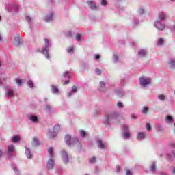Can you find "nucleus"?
I'll return each mask as SVG.
<instances>
[{"label": "nucleus", "mask_w": 175, "mask_h": 175, "mask_svg": "<svg viewBox=\"0 0 175 175\" xmlns=\"http://www.w3.org/2000/svg\"><path fill=\"white\" fill-rule=\"evenodd\" d=\"M118 117H120L118 112H111L106 115L105 119L104 120V124L105 125H110V123L113 120H116Z\"/></svg>", "instance_id": "nucleus-1"}, {"label": "nucleus", "mask_w": 175, "mask_h": 175, "mask_svg": "<svg viewBox=\"0 0 175 175\" xmlns=\"http://www.w3.org/2000/svg\"><path fill=\"white\" fill-rule=\"evenodd\" d=\"M45 46L42 47L41 53L45 55L47 59H50V55H49V51H50V46L51 44L50 43V40L47 38H44Z\"/></svg>", "instance_id": "nucleus-2"}, {"label": "nucleus", "mask_w": 175, "mask_h": 175, "mask_svg": "<svg viewBox=\"0 0 175 175\" xmlns=\"http://www.w3.org/2000/svg\"><path fill=\"white\" fill-rule=\"evenodd\" d=\"M48 152L51 157V159L48 161L46 164L47 169L51 170L54 167V149L53 148H49Z\"/></svg>", "instance_id": "nucleus-3"}, {"label": "nucleus", "mask_w": 175, "mask_h": 175, "mask_svg": "<svg viewBox=\"0 0 175 175\" xmlns=\"http://www.w3.org/2000/svg\"><path fill=\"white\" fill-rule=\"evenodd\" d=\"M64 140L66 142V144L68 146H73V145L77 144V143H79V139H77V138L72 139V137H70V135H66L65 136Z\"/></svg>", "instance_id": "nucleus-4"}, {"label": "nucleus", "mask_w": 175, "mask_h": 175, "mask_svg": "<svg viewBox=\"0 0 175 175\" xmlns=\"http://www.w3.org/2000/svg\"><path fill=\"white\" fill-rule=\"evenodd\" d=\"M139 83L142 87L147 88L151 84V79L147 77H142L139 78Z\"/></svg>", "instance_id": "nucleus-5"}, {"label": "nucleus", "mask_w": 175, "mask_h": 175, "mask_svg": "<svg viewBox=\"0 0 175 175\" xmlns=\"http://www.w3.org/2000/svg\"><path fill=\"white\" fill-rule=\"evenodd\" d=\"M61 129L59 124H55L53 127V131H49V136L50 139H53L57 136V132Z\"/></svg>", "instance_id": "nucleus-6"}, {"label": "nucleus", "mask_w": 175, "mask_h": 175, "mask_svg": "<svg viewBox=\"0 0 175 175\" xmlns=\"http://www.w3.org/2000/svg\"><path fill=\"white\" fill-rule=\"evenodd\" d=\"M154 27L159 31H163L165 29V23L162 21L157 20L154 24Z\"/></svg>", "instance_id": "nucleus-7"}, {"label": "nucleus", "mask_w": 175, "mask_h": 175, "mask_svg": "<svg viewBox=\"0 0 175 175\" xmlns=\"http://www.w3.org/2000/svg\"><path fill=\"white\" fill-rule=\"evenodd\" d=\"M122 130L124 132L123 133V137L124 139H129L131 137V133L129 132H127L128 131V126L126 124L122 125Z\"/></svg>", "instance_id": "nucleus-8"}, {"label": "nucleus", "mask_w": 175, "mask_h": 175, "mask_svg": "<svg viewBox=\"0 0 175 175\" xmlns=\"http://www.w3.org/2000/svg\"><path fill=\"white\" fill-rule=\"evenodd\" d=\"M61 155L64 163H68V162H69V156L68 155V152H66L65 150H62L61 152Z\"/></svg>", "instance_id": "nucleus-9"}, {"label": "nucleus", "mask_w": 175, "mask_h": 175, "mask_svg": "<svg viewBox=\"0 0 175 175\" xmlns=\"http://www.w3.org/2000/svg\"><path fill=\"white\" fill-rule=\"evenodd\" d=\"M167 18V14H166L164 12H161L159 14L158 19L160 21H165Z\"/></svg>", "instance_id": "nucleus-10"}, {"label": "nucleus", "mask_w": 175, "mask_h": 175, "mask_svg": "<svg viewBox=\"0 0 175 175\" xmlns=\"http://www.w3.org/2000/svg\"><path fill=\"white\" fill-rule=\"evenodd\" d=\"M29 120L31 121V122H33L34 124H38L39 122V118H38V116L34 115H31L29 117Z\"/></svg>", "instance_id": "nucleus-11"}, {"label": "nucleus", "mask_w": 175, "mask_h": 175, "mask_svg": "<svg viewBox=\"0 0 175 175\" xmlns=\"http://www.w3.org/2000/svg\"><path fill=\"white\" fill-rule=\"evenodd\" d=\"M87 3L90 9L95 10H96V4L92 1H88Z\"/></svg>", "instance_id": "nucleus-12"}, {"label": "nucleus", "mask_w": 175, "mask_h": 175, "mask_svg": "<svg viewBox=\"0 0 175 175\" xmlns=\"http://www.w3.org/2000/svg\"><path fill=\"white\" fill-rule=\"evenodd\" d=\"M97 143L98 148L101 150H105L107 147V144L103 143L101 140L98 141Z\"/></svg>", "instance_id": "nucleus-13"}, {"label": "nucleus", "mask_w": 175, "mask_h": 175, "mask_svg": "<svg viewBox=\"0 0 175 175\" xmlns=\"http://www.w3.org/2000/svg\"><path fill=\"white\" fill-rule=\"evenodd\" d=\"M8 155H12V154H13V152H14V145L8 146Z\"/></svg>", "instance_id": "nucleus-14"}, {"label": "nucleus", "mask_w": 175, "mask_h": 175, "mask_svg": "<svg viewBox=\"0 0 175 175\" xmlns=\"http://www.w3.org/2000/svg\"><path fill=\"white\" fill-rule=\"evenodd\" d=\"M98 90L99 91H101V92H105V91H106V88H105V82L103 81L100 82Z\"/></svg>", "instance_id": "nucleus-15"}, {"label": "nucleus", "mask_w": 175, "mask_h": 175, "mask_svg": "<svg viewBox=\"0 0 175 175\" xmlns=\"http://www.w3.org/2000/svg\"><path fill=\"white\" fill-rule=\"evenodd\" d=\"M25 154L28 159H31L32 158V154H31V150L28 148H25Z\"/></svg>", "instance_id": "nucleus-16"}, {"label": "nucleus", "mask_w": 175, "mask_h": 175, "mask_svg": "<svg viewBox=\"0 0 175 175\" xmlns=\"http://www.w3.org/2000/svg\"><path fill=\"white\" fill-rule=\"evenodd\" d=\"M75 92H77V87L74 86L72 87L71 91L70 93H68V98H70L73 94H75Z\"/></svg>", "instance_id": "nucleus-17"}, {"label": "nucleus", "mask_w": 175, "mask_h": 175, "mask_svg": "<svg viewBox=\"0 0 175 175\" xmlns=\"http://www.w3.org/2000/svg\"><path fill=\"white\" fill-rule=\"evenodd\" d=\"M7 96H9L10 98H12V96H14V91L13 89H8L7 91Z\"/></svg>", "instance_id": "nucleus-18"}, {"label": "nucleus", "mask_w": 175, "mask_h": 175, "mask_svg": "<svg viewBox=\"0 0 175 175\" xmlns=\"http://www.w3.org/2000/svg\"><path fill=\"white\" fill-rule=\"evenodd\" d=\"M15 46H20L21 44V40H20V36H17L14 38Z\"/></svg>", "instance_id": "nucleus-19"}, {"label": "nucleus", "mask_w": 175, "mask_h": 175, "mask_svg": "<svg viewBox=\"0 0 175 175\" xmlns=\"http://www.w3.org/2000/svg\"><path fill=\"white\" fill-rule=\"evenodd\" d=\"M146 137V134L143 132L139 133L137 135V140H143Z\"/></svg>", "instance_id": "nucleus-20"}, {"label": "nucleus", "mask_w": 175, "mask_h": 175, "mask_svg": "<svg viewBox=\"0 0 175 175\" xmlns=\"http://www.w3.org/2000/svg\"><path fill=\"white\" fill-rule=\"evenodd\" d=\"M138 54L139 57H145L146 54H147V51L144 49H141L138 51Z\"/></svg>", "instance_id": "nucleus-21"}, {"label": "nucleus", "mask_w": 175, "mask_h": 175, "mask_svg": "<svg viewBox=\"0 0 175 175\" xmlns=\"http://www.w3.org/2000/svg\"><path fill=\"white\" fill-rule=\"evenodd\" d=\"M155 170H157V165L155 162H152V165L150 166V172H152V173H155Z\"/></svg>", "instance_id": "nucleus-22"}, {"label": "nucleus", "mask_w": 175, "mask_h": 175, "mask_svg": "<svg viewBox=\"0 0 175 175\" xmlns=\"http://www.w3.org/2000/svg\"><path fill=\"white\" fill-rule=\"evenodd\" d=\"M51 90H52L53 94H59V90L58 89V88H57L54 85L51 86Z\"/></svg>", "instance_id": "nucleus-23"}, {"label": "nucleus", "mask_w": 175, "mask_h": 175, "mask_svg": "<svg viewBox=\"0 0 175 175\" xmlns=\"http://www.w3.org/2000/svg\"><path fill=\"white\" fill-rule=\"evenodd\" d=\"M53 16H54L53 14H50L49 15L46 16L45 17V21L46 23L51 21V20H53Z\"/></svg>", "instance_id": "nucleus-24"}, {"label": "nucleus", "mask_w": 175, "mask_h": 175, "mask_svg": "<svg viewBox=\"0 0 175 175\" xmlns=\"http://www.w3.org/2000/svg\"><path fill=\"white\" fill-rule=\"evenodd\" d=\"M158 99L161 102H165V100H166V96H165L164 94H159L158 96Z\"/></svg>", "instance_id": "nucleus-25"}, {"label": "nucleus", "mask_w": 175, "mask_h": 175, "mask_svg": "<svg viewBox=\"0 0 175 175\" xmlns=\"http://www.w3.org/2000/svg\"><path fill=\"white\" fill-rule=\"evenodd\" d=\"M168 64L172 68H175V59H170Z\"/></svg>", "instance_id": "nucleus-26"}, {"label": "nucleus", "mask_w": 175, "mask_h": 175, "mask_svg": "<svg viewBox=\"0 0 175 175\" xmlns=\"http://www.w3.org/2000/svg\"><path fill=\"white\" fill-rule=\"evenodd\" d=\"M12 140L13 143H17V142H20V137L13 136L12 137Z\"/></svg>", "instance_id": "nucleus-27"}, {"label": "nucleus", "mask_w": 175, "mask_h": 175, "mask_svg": "<svg viewBox=\"0 0 175 175\" xmlns=\"http://www.w3.org/2000/svg\"><path fill=\"white\" fill-rule=\"evenodd\" d=\"M64 79H70V72L69 71H66L63 74Z\"/></svg>", "instance_id": "nucleus-28"}, {"label": "nucleus", "mask_w": 175, "mask_h": 175, "mask_svg": "<svg viewBox=\"0 0 175 175\" xmlns=\"http://www.w3.org/2000/svg\"><path fill=\"white\" fill-rule=\"evenodd\" d=\"M166 122H167V124H169L170 122H173V118L170 116H167Z\"/></svg>", "instance_id": "nucleus-29"}, {"label": "nucleus", "mask_w": 175, "mask_h": 175, "mask_svg": "<svg viewBox=\"0 0 175 175\" xmlns=\"http://www.w3.org/2000/svg\"><path fill=\"white\" fill-rule=\"evenodd\" d=\"M11 166L12 167V169H14L16 174L18 175L20 174V172H18V170H17V167H16V165L14 164H11Z\"/></svg>", "instance_id": "nucleus-30"}, {"label": "nucleus", "mask_w": 175, "mask_h": 175, "mask_svg": "<svg viewBox=\"0 0 175 175\" xmlns=\"http://www.w3.org/2000/svg\"><path fill=\"white\" fill-rule=\"evenodd\" d=\"M116 93L118 94V96H119L120 98H122V96H124V92L121 90H116Z\"/></svg>", "instance_id": "nucleus-31"}, {"label": "nucleus", "mask_w": 175, "mask_h": 175, "mask_svg": "<svg viewBox=\"0 0 175 175\" xmlns=\"http://www.w3.org/2000/svg\"><path fill=\"white\" fill-rule=\"evenodd\" d=\"M15 81L18 87H21V84H23V80L21 79H16Z\"/></svg>", "instance_id": "nucleus-32"}, {"label": "nucleus", "mask_w": 175, "mask_h": 175, "mask_svg": "<svg viewBox=\"0 0 175 175\" xmlns=\"http://www.w3.org/2000/svg\"><path fill=\"white\" fill-rule=\"evenodd\" d=\"M79 133H80V135L81 136V137H85V136H87V132H85L83 130L79 131Z\"/></svg>", "instance_id": "nucleus-33"}, {"label": "nucleus", "mask_w": 175, "mask_h": 175, "mask_svg": "<svg viewBox=\"0 0 175 175\" xmlns=\"http://www.w3.org/2000/svg\"><path fill=\"white\" fill-rule=\"evenodd\" d=\"M33 142L34 145L39 146V139H38L36 137H33Z\"/></svg>", "instance_id": "nucleus-34"}, {"label": "nucleus", "mask_w": 175, "mask_h": 175, "mask_svg": "<svg viewBox=\"0 0 175 175\" xmlns=\"http://www.w3.org/2000/svg\"><path fill=\"white\" fill-rule=\"evenodd\" d=\"M27 85L30 88H33V82L31 80H29L27 81Z\"/></svg>", "instance_id": "nucleus-35"}, {"label": "nucleus", "mask_w": 175, "mask_h": 175, "mask_svg": "<svg viewBox=\"0 0 175 175\" xmlns=\"http://www.w3.org/2000/svg\"><path fill=\"white\" fill-rule=\"evenodd\" d=\"M89 162L90 163H95V162H96V158L95 157H92L89 159Z\"/></svg>", "instance_id": "nucleus-36"}, {"label": "nucleus", "mask_w": 175, "mask_h": 175, "mask_svg": "<svg viewBox=\"0 0 175 175\" xmlns=\"http://www.w3.org/2000/svg\"><path fill=\"white\" fill-rule=\"evenodd\" d=\"M67 53L72 54L73 53V46H70L66 49Z\"/></svg>", "instance_id": "nucleus-37"}, {"label": "nucleus", "mask_w": 175, "mask_h": 175, "mask_svg": "<svg viewBox=\"0 0 175 175\" xmlns=\"http://www.w3.org/2000/svg\"><path fill=\"white\" fill-rule=\"evenodd\" d=\"M162 44H163V39L160 38V39H159V41L157 42V45L158 46H162Z\"/></svg>", "instance_id": "nucleus-38"}, {"label": "nucleus", "mask_w": 175, "mask_h": 175, "mask_svg": "<svg viewBox=\"0 0 175 175\" xmlns=\"http://www.w3.org/2000/svg\"><path fill=\"white\" fill-rule=\"evenodd\" d=\"M117 106L118 107H119L120 109H122L124 107V104H122V102H118L117 103Z\"/></svg>", "instance_id": "nucleus-39"}, {"label": "nucleus", "mask_w": 175, "mask_h": 175, "mask_svg": "<svg viewBox=\"0 0 175 175\" xmlns=\"http://www.w3.org/2000/svg\"><path fill=\"white\" fill-rule=\"evenodd\" d=\"M148 111V108H147V107H144L143 109H142V113L144 114H147V112Z\"/></svg>", "instance_id": "nucleus-40"}, {"label": "nucleus", "mask_w": 175, "mask_h": 175, "mask_svg": "<svg viewBox=\"0 0 175 175\" xmlns=\"http://www.w3.org/2000/svg\"><path fill=\"white\" fill-rule=\"evenodd\" d=\"M95 72L98 76H100V75L102 74V71L99 68L96 69Z\"/></svg>", "instance_id": "nucleus-41"}, {"label": "nucleus", "mask_w": 175, "mask_h": 175, "mask_svg": "<svg viewBox=\"0 0 175 175\" xmlns=\"http://www.w3.org/2000/svg\"><path fill=\"white\" fill-rule=\"evenodd\" d=\"M81 39V35L77 34L76 35V40H77V42H80Z\"/></svg>", "instance_id": "nucleus-42"}, {"label": "nucleus", "mask_w": 175, "mask_h": 175, "mask_svg": "<svg viewBox=\"0 0 175 175\" xmlns=\"http://www.w3.org/2000/svg\"><path fill=\"white\" fill-rule=\"evenodd\" d=\"M168 157L171 159H174L175 158L174 152H172V154H168Z\"/></svg>", "instance_id": "nucleus-43"}, {"label": "nucleus", "mask_w": 175, "mask_h": 175, "mask_svg": "<svg viewBox=\"0 0 175 175\" xmlns=\"http://www.w3.org/2000/svg\"><path fill=\"white\" fill-rule=\"evenodd\" d=\"M113 61L114 62H118V56L117 55H113Z\"/></svg>", "instance_id": "nucleus-44"}, {"label": "nucleus", "mask_w": 175, "mask_h": 175, "mask_svg": "<svg viewBox=\"0 0 175 175\" xmlns=\"http://www.w3.org/2000/svg\"><path fill=\"white\" fill-rule=\"evenodd\" d=\"M146 128L147 131H151V125H150V123L146 124Z\"/></svg>", "instance_id": "nucleus-45"}, {"label": "nucleus", "mask_w": 175, "mask_h": 175, "mask_svg": "<svg viewBox=\"0 0 175 175\" xmlns=\"http://www.w3.org/2000/svg\"><path fill=\"white\" fill-rule=\"evenodd\" d=\"M101 5L102 6H106V5H107V2L106 1V0H102Z\"/></svg>", "instance_id": "nucleus-46"}, {"label": "nucleus", "mask_w": 175, "mask_h": 175, "mask_svg": "<svg viewBox=\"0 0 175 175\" xmlns=\"http://www.w3.org/2000/svg\"><path fill=\"white\" fill-rule=\"evenodd\" d=\"M50 109H51L50 105H46L44 107V110H46V111H50Z\"/></svg>", "instance_id": "nucleus-47"}, {"label": "nucleus", "mask_w": 175, "mask_h": 175, "mask_svg": "<svg viewBox=\"0 0 175 175\" xmlns=\"http://www.w3.org/2000/svg\"><path fill=\"white\" fill-rule=\"evenodd\" d=\"M32 18L29 16H26V21H27V23H31Z\"/></svg>", "instance_id": "nucleus-48"}, {"label": "nucleus", "mask_w": 175, "mask_h": 175, "mask_svg": "<svg viewBox=\"0 0 175 175\" xmlns=\"http://www.w3.org/2000/svg\"><path fill=\"white\" fill-rule=\"evenodd\" d=\"M139 13L143 14V13H144V10L143 8H139Z\"/></svg>", "instance_id": "nucleus-49"}, {"label": "nucleus", "mask_w": 175, "mask_h": 175, "mask_svg": "<svg viewBox=\"0 0 175 175\" xmlns=\"http://www.w3.org/2000/svg\"><path fill=\"white\" fill-rule=\"evenodd\" d=\"M62 83H63V84H69V81L66 79L64 82V80H62Z\"/></svg>", "instance_id": "nucleus-50"}, {"label": "nucleus", "mask_w": 175, "mask_h": 175, "mask_svg": "<svg viewBox=\"0 0 175 175\" xmlns=\"http://www.w3.org/2000/svg\"><path fill=\"white\" fill-rule=\"evenodd\" d=\"M131 118L136 120V118H137V116L135 115V114H132L131 115Z\"/></svg>", "instance_id": "nucleus-51"}, {"label": "nucleus", "mask_w": 175, "mask_h": 175, "mask_svg": "<svg viewBox=\"0 0 175 175\" xmlns=\"http://www.w3.org/2000/svg\"><path fill=\"white\" fill-rule=\"evenodd\" d=\"M126 175H132V172H131V171H129V170H128L126 171Z\"/></svg>", "instance_id": "nucleus-52"}, {"label": "nucleus", "mask_w": 175, "mask_h": 175, "mask_svg": "<svg viewBox=\"0 0 175 175\" xmlns=\"http://www.w3.org/2000/svg\"><path fill=\"white\" fill-rule=\"evenodd\" d=\"M100 58V56L99 55H95V59H99Z\"/></svg>", "instance_id": "nucleus-53"}, {"label": "nucleus", "mask_w": 175, "mask_h": 175, "mask_svg": "<svg viewBox=\"0 0 175 175\" xmlns=\"http://www.w3.org/2000/svg\"><path fill=\"white\" fill-rule=\"evenodd\" d=\"M116 172H117V173H120V166H118L116 167Z\"/></svg>", "instance_id": "nucleus-54"}, {"label": "nucleus", "mask_w": 175, "mask_h": 175, "mask_svg": "<svg viewBox=\"0 0 175 175\" xmlns=\"http://www.w3.org/2000/svg\"><path fill=\"white\" fill-rule=\"evenodd\" d=\"M13 9H16V12H17V10H18V6L16 5L14 7H12Z\"/></svg>", "instance_id": "nucleus-55"}, {"label": "nucleus", "mask_w": 175, "mask_h": 175, "mask_svg": "<svg viewBox=\"0 0 175 175\" xmlns=\"http://www.w3.org/2000/svg\"><path fill=\"white\" fill-rule=\"evenodd\" d=\"M3 154V152L1 150H0V158L1 157H2Z\"/></svg>", "instance_id": "nucleus-56"}, {"label": "nucleus", "mask_w": 175, "mask_h": 175, "mask_svg": "<svg viewBox=\"0 0 175 175\" xmlns=\"http://www.w3.org/2000/svg\"><path fill=\"white\" fill-rule=\"evenodd\" d=\"M170 146H171V147H174V148H175V144H170Z\"/></svg>", "instance_id": "nucleus-57"}, {"label": "nucleus", "mask_w": 175, "mask_h": 175, "mask_svg": "<svg viewBox=\"0 0 175 175\" xmlns=\"http://www.w3.org/2000/svg\"><path fill=\"white\" fill-rule=\"evenodd\" d=\"M68 36H70L72 35V32L68 31Z\"/></svg>", "instance_id": "nucleus-58"}, {"label": "nucleus", "mask_w": 175, "mask_h": 175, "mask_svg": "<svg viewBox=\"0 0 175 175\" xmlns=\"http://www.w3.org/2000/svg\"><path fill=\"white\" fill-rule=\"evenodd\" d=\"M0 42H2V36L1 35V33H0Z\"/></svg>", "instance_id": "nucleus-59"}, {"label": "nucleus", "mask_w": 175, "mask_h": 175, "mask_svg": "<svg viewBox=\"0 0 175 175\" xmlns=\"http://www.w3.org/2000/svg\"><path fill=\"white\" fill-rule=\"evenodd\" d=\"M161 175H167L165 172H161Z\"/></svg>", "instance_id": "nucleus-60"}, {"label": "nucleus", "mask_w": 175, "mask_h": 175, "mask_svg": "<svg viewBox=\"0 0 175 175\" xmlns=\"http://www.w3.org/2000/svg\"><path fill=\"white\" fill-rule=\"evenodd\" d=\"M135 24H139V21H135Z\"/></svg>", "instance_id": "nucleus-61"}, {"label": "nucleus", "mask_w": 175, "mask_h": 175, "mask_svg": "<svg viewBox=\"0 0 175 175\" xmlns=\"http://www.w3.org/2000/svg\"><path fill=\"white\" fill-rule=\"evenodd\" d=\"M156 126H162V125L159 124H157Z\"/></svg>", "instance_id": "nucleus-62"}, {"label": "nucleus", "mask_w": 175, "mask_h": 175, "mask_svg": "<svg viewBox=\"0 0 175 175\" xmlns=\"http://www.w3.org/2000/svg\"><path fill=\"white\" fill-rule=\"evenodd\" d=\"M172 173L175 174V167L174 168Z\"/></svg>", "instance_id": "nucleus-63"}, {"label": "nucleus", "mask_w": 175, "mask_h": 175, "mask_svg": "<svg viewBox=\"0 0 175 175\" xmlns=\"http://www.w3.org/2000/svg\"><path fill=\"white\" fill-rule=\"evenodd\" d=\"M172 29L174 31L175 30V26H173Z\"/></svg>", "instance_id": "nucleus-64"}]
</instances>
